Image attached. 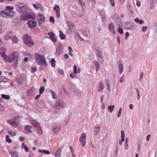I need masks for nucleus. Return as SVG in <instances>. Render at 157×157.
Instances as JSON below:
<instances>
[{
  "label": "nucleus",
  "mask_w": 157,
  "mask_h": 157,
  "mask_svg": "<svg viewBox=\"0 0 157 157\" xmlns=\"http://www.w3.org/2000/svg\"><path fill=\"white\" fill-rule=\"evenodd\" d=\"M94 64L96 67V71H98L99 69L100 65L98 61H95L94 62Z\"/></svg>",
  "instance_id": "32"
},
{
  "label": "nucleus",
  "mask_w": 157,
  "mask_h": 157,
  "mask_svg": "<svg viewBox=\"0 0 157 157\" xmlns=\"http://www.w3.org/2000/svg\"><path fill=\"white\" fill-rule=\"evenodd\" d=\"M82 31L83 34L85 36H86L87 35V33L86 31V30H82Z\"/></svg>",
  "instance_id": "62"
},
{
  "label": "nucleus",
  "mask_w": 157,
  "mask_h": 157,
  "mask_svg": "<svg viewBox=\"0 0 157 157\" xmlns=\"http://www.w3.org/2000/svg\"><path fill=\"white\" fill-rule=\"evenodd\" d=\"M108 26L110 31L114 34H116V32L114 30L115 26L113 23L112 22H110L108 24Z\"/></svg>",
  "instance_id": "14"
},
{
  "label": "nucleus",
  "mask_w": 157,
  "mask_h": 157,
  "mask_svg": "<svg viewBox=\"0 0 157 157\" xmlns=\"http://www.w3.org/2000/svg\"><path fill=\"white\" fill-rule=\"evenodd\" d=\"M37 15V19L39 25L40 26L41 24L44 22L45 17L43 14L40 13H38Z\"/></svg>",
  "instance_id": "12"
},
{
  "label": "nucleus",
  "mask_w": 157,
  "mask_h": 157,
  "mask_svg": "<svg viewBox=\"0 0 157 157\" xmlns=\"http://www.w3.org/2000/svg\"><path fill=\"white\" fill-rule=\"evenodd\" d=\"M121 111H122V108H120L119 110V111H118V114H117V117H121Z\"/></svg>",
  "instance_id": "55"
},
{
  "label": "nucleus",
  "mask_w": 157,
  "mask_h": 157,
  "mask_svg": "<svg viewBox=\"0 0 157 157\" xmlns=\"http://www.w3.org/2000/svg\"><path fill=\"white\" fill-rule=\"evenodd\" d=\"M27 24L30 28L33 29L36 26L37 23L34 21L30 20L27 22Z\"/></svg>",
  "instance_id": "15"
},
{
  "label": "nucleus",
  "mask_w": 157,
  "mask_h": 157,
  "mask_svg": "<svg viewBox=\"0 0 157 157\" xmlns=\"http://www.w3.org/2000/svg\"><path fill=\"white\" fill-rule=\"evenodd\" d=\"M6 140L7 142L9 143H11L12 142V140L10 139L9 135H6Z\"/></svg>",
  "instance_id": "47"
},
{
  "label": "nucleus",
  "mask_w": 157,
  "mask_h": 157,
  "mask_svg": "<svg viewBox=\"0 0 157 157\" xmlns=\"http://www.w3.org/2000/svg\"><path fill=\"white\" fill-rule=\"evenodd\" d=\"M12 42L14 43H17L18 41V39L16 36H13L12 39Z\"/></svg>",
  "instance_id": "37"
},
{
  "label": "nucleus",
  "mask_w": 157,
  "mask_h": 157,
  "mask_svg": "<svg viewBox=\"0 0 157 157\" xmlns=\"http://www.w3.org/2000/svg\"><path fill=\"white\" fill-rule=\"evenodd\" d=\"M44 153L45 154L49 155L50 154V152L46 150H44Z\"/></svg>",
  "instance_id": "61"
},
{
  "label": "nucleus",
  "mask_w": 157,
  "mask_h": 157,
  "mask_svg": "<svg viewBox=\"0 0 157 157\" xmlns=\"http://www.w3.org/2000/svg\"><path fill=\"white\" fill-rule=\"evenodd\" d=\"M105 84L106 85H107L108 84H110V80L108 79H106L105 80Z\"/></svg>",
  "instance_id": "58"
},
{
  "label": "nucleus",
  "mask_w": 157,
  "mask_h": 157,
  "mask_svg": "<svg viewBox=\"0 0 157 157\" xmlns=\"http://www.w3.org/2000/svg\"><path fill=\"white\" fill-rule=\"evenodd\" d=\"M13 35V33L11 31H10L6 34L4 37L6 40H8L11 38Z\"/></svg>",
  "instance_id": "24"
},
{
  "label": "nucleus",
  "mask_w": 157,
  "mask_h": 157,
  "mask_svg": "<svg viewBox=\"0 0 157 157\" xmlns=\"http://www.w3.org/2000/svg\"><path fill=\"white\" fill-rule=\"evenodd\" d=\"M48 34L49 36L52 41L53 42H56V38L55 37V34L51 32L48 33Z\"/></svg>",
  "instance_id": "25"
},
{
  "label": "nucleus",
  "mask_w": 157,
  "mask_h": 157,
  "mask_svg": "<svg viewBox=\"0 0 157 157\" xmlns=\"http://www.w3.org/2000/svg\"><path fill=\"white\" fill-rule=\"evenodd\" d=\"M67 24L69 26V31L70 32H72L74 30V28L75 25L72 22L68 21L67 22Z\"/></svg>",
  "instance_id": "18"
},
{
  "label": "nucleus",
  "mask_w": 157,
  "mask_h": 157,
  "mask_svg": "<svg viewBox=\"0 0 157 157\" xmlns=\"http://www.w3.org/2000/svg\"><path fill=\"white\" fill-rule=\"evenodd\" d=\"M23 39L24 43L27 46L31 47L34 45V42L32 40L31 36L29 34L25 35L23 37Z\"/></svg>",
  "instance_id": "6"
},
{
  "label": "nucleus",
  "mask_w": 157,
  "mask_h": 157,
  "mask_svg": "<svg viewBox=\"0 0 157 157\" xmlns=\"http://www.w3.org/2000/svg\"><path fill=\"white\" fill-rule=\"evenodd\" d=\"M65 107V104L64 102L62 101H59L56 102L54 107V108L55 110L60 109Z\"/></svg>",
  "instance_id": "8"
},
{
  "label": "nucleus",
  "mask_w": 157,
  "mask_h": 157,
  "mask_svg": "<svg viewBox=\"0 0 157 157\" xmlns=\"http://www.w3.org/2000/svg\"><path fill=\"white\" fill-rule=\"evenodd\" d=\"M104 87L105 86L103 83L101 82H100L98 85V91L99 92H101Z\"/></svg>",
  "instance_id": "21"
},
{
  "label": "nucleus",
  "mask_w": 157,
  "mask_h": 157,
  "mask_svg": "<svg viewBox=\"0 0 157 157\" xmlns=\"http://www.w3.org/2000/svg\"><path fill=\"white\" fill-rule=\"evenodd\" d=\"M76 75V74H75V73H74V71L73 72L71 73L70 75V77L72 78H74Z\"/></svg>",
  "instance_id": "53"
},
{
  "label": "nucleus",
  "mask_w": 157,
  "mask_h": 157,
  "mask_svg": "<svg viewBox=\"0 0 157 157\" xmlns=\"http://www.w3.org/2000/svg\"><path fill=\"white\" fill-rule=\"evenodd\" d=\"M35 55V57L38 62V64H44L46 66L47 65V63L44 55H42L38 53H36Z\"/></svg>",
  "instance_id": "4"
},
{
  "label": "nucleus",
  "mask_w": 157,
  "mask_h": 157,
  "mask_svg": "<svg viewBox=\"0 0 157 157\" xmlns=\"http://www.w3.org/2000/svg\"><path fill=\"white\" fill-rule=\"evenodd\" d=\"M115 107L114 105H109L108 108L109 112L110 113L112 112L115 108Z\"/></svg>",
  "instance_id": "36"
},
{
  "label": "nucleus",
  "mask_w": 157,
  "mask_h": 157,
  "mask_svg": "<svg viewBox=\"0 0 157 157\" xmlns=\"http://www.w3.org/2000/svg\"><path fill=\"white\" fill-rule=\"evenodd\" d=\"M53 10L56 13V17L59 18L60 16V8L58 5H56L53 8Z\"/></svg>",
  "instance_id": "16"
},
{
  "label": "nucleus",
  "mask_w": 157,
  "mask_h": 157,
  "mask_svg": "<svg viewBox=\"0 0 157 157\" xmlns=\"http://www.w3.org/2000/svg\"><path fill=\"white\" fill-rule=\"evenodd\" d=\"M8 123L10 124L12 126L16 127L19 125V123L15 121V120H9L7 121Z\"/></svg>",
  "instance_id": "19"
},
{
  "label": "nucleus",
  "mask_w": 157,
  "mask_h": 157,
  "mask_svg": "<svg viewBox=\"0 0 157 157\" xmlns=\"http://www.w3.org/2000/svg\"><path fill=\"white\" fill-rule=\"evenodd\" d=\"M36 17L35 14L33 13H29L26 11L25 13H22L21 18L22 20L27 21L29 19H35Z\"/></svg>",
  "instance_id": "5"
},
{
  "label": "nucleus",
  "mask_w": 157,
  "mask_h": 157,
  "mask_svg": "<svg viewBox=\"0 0 157 157\" xmlns=\"http://www.w3.org/2000/svg\"><path fill=\"white\" fill-rule=\"evenodd\" d=\"M59 36L60 39L62 40L65 39V37H66L65 35L63 34V33L62 31H59Z\"/></svg>",
  "instance_id": "33"
},
{
  "label": "nucleus",
  "mask_w": 157,
  "mask_h": 157,
  "mask_svg": "<svg viewBox=\"0 0 157 157\" xmlns=\"http://www.w3.org/2000/svg\"><path fill=\"white\" fill-rule=\"evenodd\" d=\"M62 150V148L61 147H59L57 151H56L55 153V156L57 155H60Z\"/></svg>",
  "instance_id": "31"
},
{
  "label": "nucleus",
  "mask_w": 157,
  "mask_h": 157,
  "mask_svg": "<svg viewBox=\"0 0 157 157\" xmlns=\"http://www.w3.org/2000/svg\"><path fill=\"white\" fill-rule=\"evenodd\" d=\"M63 51V46L61 44H58L56 48V55L59 56L61 55Z\"/></svg>",
  "instance_id": "9"
},
{
  "label": "nucleus",
  "mask_w": 157,
  "mask_h": 157,
  "mask_svg": "<svg viewBox=\"0 0 157 157\" xmlns=\"http://www.w3.org/2000/svg\"><path fill=\"white\" fill-rule=\"evenodd\" d=\"M52 67H54L55 66L56 61L54 59L52 58L50 61Z\"/></svg>",
  "instance_id": "38"
},
{
  "label": "nucleus",
  "mask_w": 157,
  "mask_h": 157,
  "mask_svg": "<svg viewBox=\"0 0 157 157\" xmlns=\"http://www.w3.org/2000/svg\"><path fill=\"white\" fill-rule=\"evenodd\" d=\"M100 129V127L98 125L94 127V133L95 135H97V134L99 132Z\"/></svg>",
  "instance_id": "29"
},
{
  "label": "nucleus",
  "mask_w": 157,
  "mask_h": 157,
  "mask_svg": "<svg viewBox=\"0 0 157 157\" xmlns=\"http://www.w3.org/2000/svg\"><path fill=\"white\" fill-rule=\"evenodd\" d=\"M135 89L136 90V93L137 94L138 97L137 99L138 100H139L140 98V92L138 88L136 87L135 88Z\"/></svg>",
  "instance_id": "41"
},
{
  "label": "nucleus",
  "mask_w": 157,
  "mask_h": 157,
  "mask_svg": "<svg viewBox=\"0 0 157 157\" xmlns=\"http://www.w3.org/2000/svg\"><path fill=\"white\" fill-rule=\"evenodd\" d=\"M31 123L32 125L36 128L37 131H38V132L39 133L42 134V130L40 127L39 126V124L38 122L35 120H32L31 121Z\"/></svg>",
  "instance_id": "11"
},
{
  "label": "nucleus",
  "mask_w": 157,
  "mask_h": 157,
  "mask_svg": "<svg viewBox=\"0 0 157 157\" xmlns=\"http://www.w3.org/2000/svg\"><path fill=\"white\" fill-rule=\"evenodd\" d=\"M109 3L112 6L114 7L115 6V4L114 0H109Z\"/></svg>",
  "instance_id": "51"
},
{
  "label": "nucleus",
  "mask_w": 157,
  "mask_h": 157,
  "mask_svg": "<svg viewBox=\"0 0 157 157\" xmlns=\"http://www.w3.org/2000/svg\"><path fill=\"white\" fill-rule=\"evenodd\" d=\"M97 51L96 54L98 56V58L99 59V61L101 63H103V59L102 57V51L101 49L98 47L96 48Z\"/></svg>",
  "instance_id": "7"
},
{
  "label": "nucleus",
  "mask_w": 157,
  "mask_h": 157,
  "mask_svg": "<svg viewBox=\"0 0 157 157\" xmlns=\"http://www.w3.org/2000/svg\"><path fill=\"white\" fill-rule=\"evenodd\" d=\"M31 71L33 73H34L36 71V68L35 67H32L31 69Z\"/></svg>",
  "instance_id": "54"
},
{
  "label": "nucleus",
  "mask_w": 157,
  "mask_h": 157,
  "mask_svg": "<svg viewBox=\"0 0 157 157\" xmlns=\"http://www.w3.org/2000/svg\"><path fill=\"white\" fill-rule=\"evenodd\" d=\"M22 147L23 148H24L25 149V150L26 152L29 151V148L24 143H22Z\"/></svg>",
  "instance_id": "42"
},
{
  "label": "nucleus",
  "mask_w": 157,
  "mask_h": 157,
  "mask_svg": "<svg viewBox=\"0 0 157 157\" xmlns=\"http://www.w3.org/2000/svg\"><path fill=\"white\" fill-rule=\"evenodd\" d=\"M8 133L12 136H14L16 135V132L13 131L9 130Z\"/></svg>",
  "instance_id": "39"
},
{
  "label": "nucleus",
  "mask_w": 157,
  "mask_h": 157,
  "mask_svg": "<svg viewBox=\"0 0 157 157\" xmlns=\"http://www.w3.org/2000/svg\"><path fill=\"white\" fill-rule=\"evenodd\" d=\"M77 95L78 98H79L81 96V93L79 91H78L77 93Z\"/></svg>",
  "instance_id": "64"
},
{
  "label": "nucleus",
  "mask_w": 157,
  "mask_h": 157,
  "mask_svg": "<svg viewBox=\"0 0 157 157\" xmlns=\"http://www.w3.org/2000/svg\"><path fill=\"white\" fill-rule=\"evenodd\" d=\"M68 49L69 52V54L71 56H73V54L72 53L73 50L71 46H69L68 47Z\"/></svg>",
  "instance_id": "45"
},
{
  "label": "nucleus",
  "mask_w": 157,
  "mask_h": 157,
  "mask_svg": "<svg viewBox=\"0 0 157 157\" xmlns=\"http://www.w3.org/2000/svg\"><path fill=\"white\" fill-rule=\"evenodd\" d=\"M15 8L17 11L22 13H25L28 9L25 4L21 2L18 3L16 5Z\"/></svg>",
  "instance_id": "3"
},
{
  "label": "nucleus",
  "mask_w": 157,
  "mask_h": 157,
  "mask_svg": "<svg viewBox=\"0 0 157 157\" xmlns=\"http://www.w3.org/2000/svg\"><path fill=\"white\" fill-rule=\"evenodd\" d=\"M14 8L8 6L4 10L0 11V17L3 18H10L14 16V12L13 10Z\"/></svg>",
  "instance_id": "1"
},
{
  "label": "nucleus",
  "mask_w": 157,
  "mask_h": 157,
  "mask_svg": "<svg viewBox=\"0 0 157 157\" xmlns=\"http://www.w3.org/2000/svg\"><path fill=\"white\" fill-rule=\"evenodd\" d=\"M134 21L137 23H138L140 24H143L144 21L141 20L139 19L138 17H137L134 19Z\"/></svg>",
  "instance_id": "34"
},
{
  "label": "nucleus",
  "mask_w": 157,
  "mask_h": 157,
  "mask_svg": "<svg viewBox=\"0 0 157 157\" xmlns=\"http://www.w3.org/2000/svg\"><path fill=\"white\" fill-rule=\"evenodd\" d=\"M9 151L12 157H18V154L16 151L13 150L12 151Z\"/></svg>",
  "instance_id": "26"
},
{
  "label": "nucleus",
  "mask_w": 157,
  "mask_h": 157,
  "mask_svg": "<svg viewBox=\"0 0 157 157\" xmlns=\"http://www.w3.org/2000/svg\"><path fill=\"white\" fill-rule=\"evenodd\" d=\"M105 96L104 95H102L101 97V103H103V99L104 98Z\"/></svg>",
  "instance_id": "63"
},
{
  "label": "nucleus",
  "mask_w": 157,
  "mask_h": 157,
  "mask_svg": "<svg viewBox=\"0 0 157 157\" xmlns=\"http://www.w3.org/2000/svg\"><path fill=\"white\" fill-rule=\"evenodd\" d=\"M118 147L117 146L116 147L115 149V155L117 156L118 155Z\"/></svg>",
  "instance_id": "56"
},
{
  "label": "nucleus",
  "mask_w": 157,
  "mask_h": 157,
  "mask_svg": "<svg viewBox=\"0 0 157 157\" xmlns=\"http://www.w3.org/2000/svg\"><path fill=\"white\" fill-rule=\"evenodd\" d=\"M17 81L19 83H22L23 81V79L22 78V76H21L19 78H18L17 79Z\"/></svg>",
  "instance_id": "44"
},
{
  "label": "nucleus",
  "mask_w": 157,
  "mask_h": 157,
  "mask_svg": "<svg viewBox=\"0 0 157 157\" xmlns=\"http://www.w3.org/2000/svg\"><path fill=\"white\" fill-rule=\"evenodd\" d=\"M7 79L6 78H3L0 75V82H6Z\"/></svg>",
  "instance_id": "48"
},
{
  "label": "nucleus",
  "mask_w": 157,
  "mask_h": 157,
  "mask_svg": "<svg viewBox=\"0 0 157 157\" xmlns=\"http://www.w3.org/2000/svg\"><path fill=\"white\" fill-rule=\"evenodd\" d=\"M121 140H120L119 141V144L120 145H122V142H123L124 140L125 135L124 131L123 130L121 131Z\"/></svg>",
  "instance_id": "23"
},
{
  "label": "nucleus",
  "mask_w": 157,
  "mask_h": 157,
  "mask_svg": "<svg viewBox=\"0 0 157 157\" xmlns=\"http://www.w3.org/2000/svg\"><path fill=\"white\" fill-rule=\"evenodd\" d=\"M60 125L58 123H55L53 124L52 126V128L54 132H56L58 131L60 129Z\"/></svg>",
  "instance_id": "17"
},
{
  "label": "nucleus",
  "mask_w": 157,
  "mask_h": 157,
  "mask_svg": "<svg viewBox=\"0 0 157 157\" xmlns=\"http://www.w3.org/2000/svg\"><path fill=\"white\" fill-rule=\"evenodd\" d=\"M50 91L52 94V98L54 99H56L57 98V94L52 90H50Z\"/></svg>",
  "instance_id": "35"
},
{
  "label": "nucleus",
  "mask_w": 157,
  "mask_h": 157,
  "mask_svg": "<svg viewBox=\"0 0 157 157\" xmlns=\"http://www.w3.org/2000/svg\"><path fill=\"white\" fill-rule=\"evenodd\" d=\"M1 97L7 100H9L10 98V96L9 95H6L5 94H2Z\"/></svg>",
  "instance_id": "40"
},
{
  "label": "nucleus",
  "mask_w": 157,
  "mask_h": 157,
  "mask_svg": "<svg viewBox=\"0 0 157 157\" xmlns=\"http://www.w3.org/2000/svg\"><path fill=\"white\" fill-rule=\"evenodd\" d=\"M118 66L120 74H121L123 71V65L121 62H119L118 64Z\"/></svg>",
  "instance_id": "27"
},
{
  "label": "nucleus",
  "mask_w": 157,
  "mask_h": 157,
  "mask_svg": "<svg viewBox=\"0 0 157 157\" xmlns=\"http://www.w3.org/2000/svg\"><path fill=\"white\" fill-rule=\"evenodd\" d=\"M86 138V135L85 133H83L80 137L79 141L81 145L83 147L85 146V142Z\"/></svg>",
  "instance_id": "13"
},
{
  "label": "nucleus",
  "mask_w": 157,
  "mask_h": 157,
  "mask_svg": "<svg viewBox=\"0 0 157 157\" xmlns=\"http://www.w3.org/2000/svg\"><path fill=\"white\" fill-rule=\"evenodd\" d=\"M147 30V26H143L142 28V31L143 32H145Z\"/></svg>",
  "instance_id": "60"
},
{
  "label": "nucleus",
  "mask_w": 157,
  "mask_h": 157,
  "mask_svg": "<svg viewBox=\"0 0 157 157\" xmlns=\"http://www.w3.org/2000/svg\"><path fill=\"white\" fill-rule=\"evenodd\" d=\"M37 91V90L34 87H32L30 89L28 90L27 92V96L30 97L33 96L36 94Z\"/></svg>",
  "instance_id": "10"
},
{
  "label": "nucleus",
  "mask_w": 157,
  "mask_h": 157,
  "mask_svg": "<svg viewBox=\"0 0 157 157\" xmlns=\"http://www.w3.org/2000/svg\"><path fill=\"white\" fill-rule=\"evenodd\" d=\"M6 49L5 48H1L0 49V55L3 59L7 55L5 54V52Z\"/></svg>",
  "instance_id": "22"
},
{
  "label": "nucleus",
  "mask_w": 157,
  "mask_h": 157,
  "mask_svg": "<svg viewBox=\"0 0 157 157\" xmlns=\"http://www.w3.org/2000/svg\"><path fill=\"white\" fill-rule=\"evenodd\" d=\"M129 36V33L128 32H126L125 33V39L126 40H127L128 37Z\"/></svg>",
  "instance_id": "57"
},
{
  "label": "nucleus",
  "mask_w": 157,
  "mask_h": 157,
  "mask_svg": "<svg viewBox=\"0 0 157 157\" xmlns=\"http://www.w3.org/2000/svg\"><path fill=\"white\" fill-rule=\"evenodd\" d=\"M118 31L121 34H122L123 33V30L122 28L119 27L118 29Z\"/></svg>",
  "instance_id": "49"
},
{
  "label": "nucleus",
  "mask_w": 157,
  "mask_h": 157,
  "mask_svg": "<svg viewBox=\"0 0 157 157\" xmlns=\"http://www.w3.org/2000/svg\"><path fill=\"white\" fill-rule=\"evenodd\" d=\"M45 87L44 86H42L40 87L39 89V93L40 94H42L44 90Z\"/></svg>",
  "instance_id": "46"
},
{
  "label": "nucleus",
  "mask_w": 157,
  "mask_h": 157,
  "mask_svg": "<svg viewBox=\"0 0 157 157\" xmlns=\"http://www.w3.org/2000/svg\"><path fill=\"white\" fill-rule=\"evenodd\" d=\"M31 128L32 127L30 126L29 125L26 126L24 129V133L26 134L31 133L32 132V131L31 130Z\"/></svg>",
  "instance_id": "20"
},
{
  "label": "nucleus",
  "mask_w": 157,
  "mask_h": 157,
  "mask_svg": "<svg viewBox=\"0 0 157 157\" xmlns=\"http://www.w3.org/2000/svg\"><path fill=\"white\" fill-rule=\"evenodd\" d=\"M102 21L104 23L106 21V18L105 15H101Z\"/></svg>",
  "instance_id": "52"
},
{
  "label": "nucleus",
  "mask_w": 157,
  "mask_h": 157,
  "mask_svg": "<svg viewBox=\"0 0 157 157\" xmlns=\"http://www.w3.org/2000/svg\"><path fill=\"white\" fill-rule=\"evenodd\" d=\"M125 27L126 29L128 30L131 29L132 27V25L128 22L126 23L125 24Z\"/></svg>",
  "instance_id": "28"
},
{
  "label": "nucleus",
  "mask_w": 157,
  "mask_h": 157,
  "mask_svg": "<svg viewBox=\"0 0 157 157\" xmlns=\"http://www.w3.org/2000/svg\"><path fill=\"white\" fill-rule=\"evenodd\" d=\"M58 72L61 75H63V73H64V72H63V70H62V69H59L58 70Z\"/></svg>",
  "instance_id": "59"
},
{
  "label": "nucleus",
  "mask_w": 157,
  "mask_h": 157,
  "mask_svg": "<svg viewBox=\"0 0 157 157\" xmlns=\"http://www.w3.org/2000/svg\"><path fill=\"white\" fill-rule=\"evenodd\" d=\"M50 21L51 23L53 24L55 23L54 17H53L51 16L50 17Z\"/></svg>",
  "instance_id": "50"
},
{
  "label": "nucleus",
  "mask_w": 157,
  "mask_h": 157,
  "mask_svg": "<svg viewBox=\"0 0 157 157\" xmlns=\"http://www.w3.org/2000/svg\"><path fill=\"white\" fill-rule=\"evenodd\" d=\"M73 70L74 72L76 74L77 73H79L81 71V69L80 68H78L77 69V66L76 65H75L74 66Z\"/></svg>",
  "instance_id": "30"
},
{
  "label": "nucleus",
  "mask_w": 157,
  "mask_h": 157,
  "mask_svg": "<svg viewBox=\"0 0 157 157\" xmlns=\"http://www.w3.org/2000/svg\"><path fill=\"white\" fill-rule=\"evenodd\" d=\"M18 54L17 52H14L13 54L9 55L5 57L3 59L6 61L10 63L15 62L16 64L17 63Z\"/></svg>",
  "instance_id": "2"
},
{
  "label": "nucleus",
  "mask_w": 157,
  "mask_h": 157,
  "mask_svg": "<svg viewBox=\"0 0 157 157\" xmlns=\"http://www.w3.org/2000/svg\"><path fill=\"white\" fill-rule=\"evenodd\" d=\"M33 6L34 7L36 10H38L40 7V5L39 3H37L36 4H33Z\"/></svg>",
  "instance_id": "43"
}]
</instances>
